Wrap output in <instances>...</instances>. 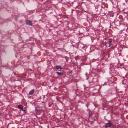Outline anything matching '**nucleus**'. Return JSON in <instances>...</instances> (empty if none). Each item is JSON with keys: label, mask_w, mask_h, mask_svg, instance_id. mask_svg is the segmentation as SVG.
<instances>
[{"label": "nucleus", "mask_w": 128, "mask_h": 128, "mask_svg": "<svg viewBox=\"0 0 128 128\" xmlns=\"http://www.w3.org/2000/svg\"><path fill=\"white\" fill-rule=\"evenodd\" d=\"M17 76V77H18V75H17V76Z\"/></svg>", "instance_id": "nucleus-21"}, {"label": "nucleus", "mask_w": 128, "mask_h": 128, "mask_svg": "<svg viewBox=\"0 0 128 128\" xmlns=\"http://www.w3.org/2000/svg\"><path fill=\"white\" fill-rule=\"evenodd\" d=\"M72 6L75 9L78 8L79 4L78 3L76 2L75 1L72 2Z\"/></svg>", "instance_id": "nucleus-1"}, {"label": "nucleus", "mask_w": 128, "mask_h": 128, "mask_svg": "<svg viewBox=\"0 0 128 128\" xmlns=\"http://www.w3.org/2000/svg\"><path fill=\"white\" fill-rule=\"evenodd\" d=\"M119 24L120 25H122V23H120V22Z\"/></svg>", "instance_id": "nucleus-16"}, {"label": "nucleus", "mask_w": 128, "mask_h": 128, "mask_svg": "<svg viewBox=\"0 0 128 128\" xmlns=\"http://www.w3.org/2000/svg\"><path fill=\"white\" fill-rule=\"evenodd\" d=\"M56 68L58 70H60L62 69V68H61V66H56Z\"/></svg>", "instance_id": "nucleus-6"}, {"label": "nucleus", "mask_w": 128, "mask_h": 128, "mask_svg": "<svg viewBox=\"0 0 128 128\" xmlns=\"http://www.w3.org/2000/svg\"><path fill=\"white\" fill-rule=\"evenodd\" d=\"M34 90L33 89L29 92L28 94L30 95H32L34 93Z\"/></svg>", "instance_id": "nucleus-5"}, {"label": "nucleus", "mask_w": 128, "mask_h": 128, "mask_svg": "<svg viewBox=\"0 0 128 128\" xmlns=\"http://www.w3.org/2000/svg\"><path fill=\"white\" fill-rule=\"evenodd\" d=\"M85 47H86V48H87V46H84L83 47H82V49H84V48H85Z\"/></svg>", "instance_id": "nucleus-14"}, {"label": "nucleus", "mask_w": 128, "mask_h": 128, "mask_svg": "<svg viewBox=\"0 0 128 128\" xmlns=\"http://www.w3.org/2000/svg\"><path fill=\"white\" fill-rule=\"evenodd\" d=\"M98 6H95V10L96 11H98Z\"/></svg>", "instance_id": "nucleus-10"}, {"label": "nucleus", "mask_w": 128, "mask_h": 128, "mask_svg": "<svg viewBox=\"0 0 128 128\" xmlns=\"http://www.w3.org/2000/svg\"><path fill=\"white\" fill-rule=\"evenodd\" d=\"M124 18L128 20V16H126Z\"/></svg>", "instance_id": "nucleus-13"}, {"label": "nucleus", "mask_w": 128, "mask_h": 128, "mask_svg": "<svg viewBox=\"0 0 128 128\" xmlns=\"http://www.w3.org/2000/svg\"><path fill=\"white\" fill-rule=\"evenodd\" d=\"M56 74L58 75H62V72H57L56 73Z\"/></svg>", "instance_id": "nucleus-8"}, {"label": "nucleus", "mask_w": 128, "mask_h": 128, "mask_svg": "<svg viewBox=\"0 0 128 128\" xmlns=\"http://www.w3.org/2000/svg\"><path fill=\"white\" fill-rule=\"evenodd\" d=\"M26 24L29 26H32V22L30 20H26Z\"/></svg>", "instance_id": "nucleus-2"}, {"label": "nucleus", "mask_w": 128, "mask_h": 128, "mask_svg": "<svg viewBox=\"0 0 128 128\" xmlns=\"http://www.w3.org/2000/svg\"><path fill=\"white\" fill-rule=\"evenodd\" d=\"M112 125V124L110 122V121H109L108 123L106 124L105 127L106 128H109V127H111Z\"/></svg>", "instance_id": "nucleus-3"}, {"label": "nucleus", "mask_w": 128, "mask_h": 128, "mask_svg": "<svg viewBox=\"0 0 128 128\" xmlns=\"http://www.w3.org/2000/svg\"><path fill=\"white\" fill-rule=\"evenodd\" d=\"M84 50H86V49H84Z\"/></svg>", "instance_id": "nucleus-26"}, {"label": "nucleus", "mask_w": 128, "mask_h": 128, "mask_svg": "<svg viewBox=\"0 0 128 128\" xmlns=\"http://www.w3.org/2000/svg\"><path fill=\"white\" fill-rule=\"evenodd\" d=\"M118 18L119 19H122V16L121 15L120 16L118 17Z\"/></svg>", "instance_id": "nucleus-12"}, {"label": "nucleus", "mask_w": 128, "mask_h": 128, "mask_svg": "<svg viewBox=\"0 0 128 128\" xmlns=\"http://www.w3.org/2000/svg\"><path fill=\"white\" fill-rule=\"evenodd\" d=\"M22 110V111H23L24 113H26V110H24L23 108L22 109V110Z\"/></svg>", "instance_id": "nucleus-15"}, {"label": "nucleus", "mask_w": 128, "mask_h": 128, "mask_svg": "<svg viewBox=\"0 0 128 128\" xmlns=\"http://www.w3.org/2000/svg\"><path fill=\"white\" fill-rule=\"evenodd\" d=\"M109 47H110V43H109Z\"/></svg>", "instance_id": "nucleus-20"}, {"label": "nucleus", "mask_w": 128, "mask_h": 128, "mask_svg": "<svg viewBox=\"0 0 128 128\" xmlns=\"http://www.w3.org/2000/svg\"><path fill=\"white\" fill-rule=\"evenodd\" d=\"M72 10V11H74V10Z\"/></svg>", "instance_id": "nucleus-24"}, {"label": "nucleus", "mask_w": 128, "mask_h": 128, "mask_svg": "<svg viewBox=\"0 0 128 128\" xmlns=\"http://www.w3.org/2000/svg\"><path fill=\"white\" fill-rule=\"evenodd\" d=\"M72 10V11H74V10Z\"/></svg>", "instance_id": "nucleus-23"}, {"label": "nucleus", "mask_w": 128, "mask_h": 128, "mask_svg": "<svg viewBox=\"0 0 128 128\" xmlns=\"http://www.w3.org/2000/svg\"><path fill=\"white\" fill-rule=\"evenodd\" d=\"M112 42V41H111V40H110V41H109V43H110V42Z\"/></svg>", "instance_id": "nucleus-19"}, {"label": "nucleus", "mask_w": 128, "mask_h": 128, "mask_svg": "<svg viewBox=\"0 0 128 128\" xmlns=\"http://www.w3.org/2000/svg\"><path fill=\"white\" fill-rule=\"evenodd\" d=\"M14 74L15 75H16V72H14Z\"/></svg>", "instance_id": "nucleus-17"}, {"label": "nucleus", "mask_w": 128, "mask_h": 128, "mask_svg": "<svg viewBox=\"0 0 128 128\" xmlns=\"http://www.w3.org/2000/svg\"><path fill=\"white\" fill-rule=\"evenodd\" d=\"M36 110L39 114H40L42 112V109L40 107H38L36 108Z\"/></svg>", "instance_id": "nucleus-4"}, {"label": "nucleus", "mask_w": 128, "mask_h": 128, "mask_svg": "<svg viewBox=\"0 0 128 128\" xmlns=\"http://www.w3.org/2000/svg\"><path fill=\"white\" fill-rule=\"evenodd\" d=\"M90 48V49L91 48Z\"/></svg>", "instance_id": "nucleus-27"}, {"label": "nucleus", "mask_w": 128, "mask_h": 128, "mask_svg": "<svg viewBox=\"0 0 128 128\" xmlns=\"http://www.w3.org/2000/svg\"><path fill=\"white\" fill-rule=\"evenodd\" d=\"M92 112H89V116L90 117L91 116L92 114Z\"/></svg>", "instance_id": "nucleus-9"}, {"label": "nucleus", "mask_w": 128, "mask_h": 128, "mask_svg": "<svg viewBox=\"0 0 128 128\" xmlns=\"http://www.w3.org/2000/svg\"><path fill=\"white\" fill-rule=\"evenodd\" d=\"M18 108L20 109L21 110L23 109V107L22 105L21 104H20L18 106Z\"/></svg>", "instance_id": "nucleus-7"}, {"label": "nucleus", "mask_w": 128, "mask_h": 128, "mask_svg": "<svg viewBox=\"0 0 128 128\" xmlns=\"http://www.w3.org/2000/svg\"><path fill=\"white\" fill-rule=\"evenodd\" d=\"M123 78H124V77H123Z\"/></svg>", "instance_id": "nucleus-25"}, {"label": "nucleus", "mask_w": 128, "mask_h": 128, "mask_svg": "<svg viewBox=\"0 0 128 128\" xmlns=\"http://www.w3.org/2000/svg\"><path fill=\"white\" fill-rule=\"evenodd\" d=\"M3 128V127H1V128Z\"/></svg>", "instance_id": "nucleus-22"}, {"label": "nucleus", "mask_w": 128, "mask_h": 128, "mask_svg": "<svg viewBox=\"0 0 128 128\" xmlns=\"http://www.w3.org/2000/svg\"><path fill=\"white\" fill-rule=\"evenodd\" d=\"M110 67H111V66H112V64H110Z\"/></svg>", "instance_id": "nucleus-18"}, {"label": "nucleus", "mask_w": 128, "mask_h": 128, "mask_svg": "<svg viewBox=\"0 0 128 128\" xmlns=\"http://www.w3.org/2000/svg\"><path fill=\"white\" fill-rule=\"evenodd\" d=\"M21 76L23 78H25L26 77V76L24 74L22 75Z\"/></svg>", "instance_id": "nucleus-11"}]
</instances>
